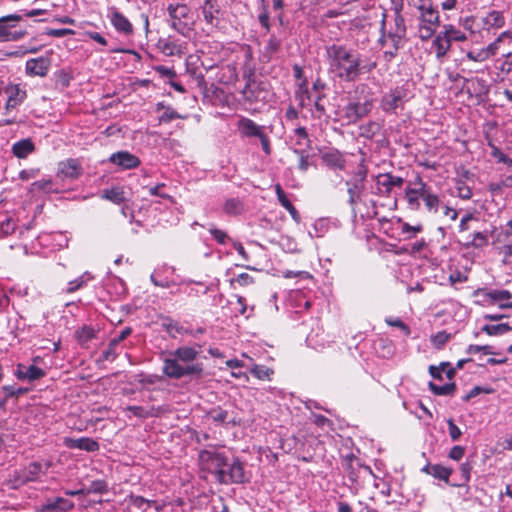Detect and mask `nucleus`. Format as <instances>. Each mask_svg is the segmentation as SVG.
<instances>
[{
    "label": "nucleus",
    "instance_id": "obj_1",
    "mask_svg": "<svg viewBox=\"0 0 512 512\" xmlns=\"http://www.w3.org/2000/svg\"><path fill=\"white\" fill-rule=\"evenodd\" d=\"M329 71L341 80L355 81L361 73H370L376 62L364 60L354 49L333 44L326 48Z\"/></svg>",
    "mask_w": 512,
    "mask_h": 512
},
{
    "label": "nucleus",
    "instance_id": "obj_2",
    "mask_svg": "<svg viewBox=\"0 0 512 512\" xmlns=\"http://www.w3.org/2000/svg\"><path fill=\"white\" fill-rule=\"evenodd\" d=\"M198 460L201 469L214 474L220 484H241L247 481L244 466L238 459L229 464L223 453L204 449L199 451Z\"/></svg>",
    "mask_w": 512,
    "mask_h": 512
},
{
    "label": "nucleus",
    "instance_id": "obj_3",
    "mask_svg": "<svg viewBox=\"0 0 512 512\" xmlns=\"http://www.w3.org/2000/svg\"><path fill=\"white\" fill-rule=\"evenodd\" d=\"M199 350L190 346H180L170 351L163 359L162 372L170 379L194 377L200 379L203 375V364L195 362Z\"/></svg>",
    "mask_w": 512,
    "mask_h": 512
},
{
    "label": "nucleus",
    "instance_id": "obj_4",
    "mask_svg": "<svg viewBox=\"0 0 512 512\" xmlns=\"http://www.w3.org/2000/svg\"><path fill=\"white\" fill-rule=\"evenodd\" d=\"M404 198L407 208L411 211H419L421 208V200L424 202L425 208L429 213H437L440 206V198L432 190L420 175H416L413 181H409L404 191Z\"/></svg>",
    "mask_w": 512,
    "mask_h": 512
},
{
    "label": "nucleus",
    "instance_id": "obj_5",
    "mask_svg": "<svg viewBox=\"0 0 512 512\" xmlns=\"http://www.w3.org/2000/svg\"><path fill=\"white\" fill-rule=\"evenodd\" d=\"M367 173V167L363 163H360L352 177L345 182L347 193L349 195L348 203L352 207L362 201V195L365 191Z\"/></svg>",
    "mask_w": 512,
    "mask_h": 512
},
{
    "label": "nucleus",
    "instance_id": "obj_6",
    "mask_svg": "<svg viewBox=\"0 0 512 512\" xmlns=\"http://www.w3.org/2000/svg\"><path fill=\"white\" fill-rule=\"evenodd\" d=\"M167 10L171 19V27L180 34L187 35L192 24L188 6L185 4H170Z\"/></svg>",
    "mask_w": 512,
    "mask_h": 512
},
{
    "label": "nucleus",
    "instance_id": "obj_7",
    "mask_svg": "<svg viewBox=\"0 0 512 512\" xmlns=\"http://www.w3.org/2000/svg\"><path fill=\"white\" fill-rule=\"evenodd\" d=\"M376 191L375 194L381 197H388L395 187H402L404 179L393 175L390 172L380 173L374 178Z\"/></svg>",
    "mask_w": 512,
    "mask_h": 512
},
{
    "label": "nucleus",
    "instance_id": "obj_8",
    "mask_svg": "<svg viewBox=\"0 0 512 512\" xmlns=\"http://www.w3.org/2000/svg\"><path fill=\"white\" fill-rule=\"evenodd\" d=\"M373 108V102L370 99L364 101L349 102L344 108V115L348 123H356L366 117Z\"/></svg>",
    "mask_w": 512,
    "mask_h": 512
},
{
    "label": "nucleus",
    "instance_id": "obj_9",
    "mask_svg": "<svg viewBox=\"0 0 512 512\" xmlns=\"http://www.w3.org/2000/svg\"><path fill=\"white\" fill-rule=\"evenodd\" d=\"M407 89L404 87H396L386 93L381 99V108L385 112H395L401 107L407 99Z\"/></svg>",
    "mask_w": 512,
    "mask_h": 512
},
{
    "label": "nucleus",
    "instance_id": "obj_10",
    "mask_svg": "<svg viewBox=\"0 0 512 512\" xmlns=\"http://www.w3.org/2000/svg\"><path fill=\"white\" fill-rule=\"evenodd\" d=\"M108 161L122 170L135 169L141 164L140 159L128 151L115 152L110 155Z\"/></svg>",
    "mask_w": 512,
    "mask_h": 512
},
{
    "label": "nucleus",
    "instance_id": "obj_11",
    "mask_svg": "<svg viewBox=\"0 0 512 512\" xmlns=\"http://www.w3.org/2000/svg\"><path fill=\"white\" fill-rule=\"evenodd\" d=\"M418 10L420 12L419 24L435 28L439 26V12L432 6L430 0H422V3L418 6Z\"/></svg>",
    "mask_w": 512,
    "mask_h": 512
},
{
    "label": "nucleus",
    "instance_id": "obj_12",
    "mask_svg": "<svg viewBox=\"0 0 512 512\" xmlns=\"http://www.w3.org/2000/svg\"><path fill=\"white\" fill-rule=\"evenodd\" d=\"M202 13L206 23L212 26H218L222 16L219 0H204Z\"/></svg>",
    "mask_w": 512,
    "mask_h": 512
},
{
    "label": "nucleus",
    "instance_id": "obj_13",
    "mask_svg": "<svg viewBox=\"0 0 512 512\" xmlns=\"http://www.w3.org/2000/svg\"><path fill=\"white\" fill-rule=\"evenodd\" d=\"M322 163L332 170H344L346 159L337 149H329L321 154Z\"/></svg>",
    "mask_w": 512,
    "mask_h": 512
},
{
    "label": "nucleus",
    "instance_id": "obj_14",
    "mask_svg": "<svg viewBox=\"0 0 512 512\" xmlns=\"http://www.w3.org/2000/svg\"><path fill=\"white\" fill-rule=\"evenodd\" d=\"M237 128L242 137L252 138L257 137L260 138L262 134L265 133V127L256 124L252 119L242 117L239 119L237 123Z\"/></svg>",
    "mask_w": 512,
    "mask_h": 512
},
{
    "label": "nucleus",
    "instance_id": "obj_15",
    "mask_svg": "<svg viewBox=\"0 0 512 512\" xmlns=\"http://www.w3.org/2000/svg\"><path fill=\"white\" fill-rule=\"evenodd\" d=\"M51 62L49 58L39 57L29 59L26 62V73L30 76L44 77L47 75Z\"/></svg>",
    "mask_w": 512,
    "mask_h": 512
},
{
    "label": "nucleus",
    "instance_id": "obj_16",
    "mask_svg": "<svg viewBox=\"0 0 512 512\" xmlns=\"http://www.w3.org/2000/svg\"><path fill=\"white\" fill-rule=\"evenodd\" d=\"M349 480L356 483L361 470L370 471L368 466L362 465L354 455H347L342 463Z\"/></svg>",
    "mask_w": 512,
    "mask_h": 512
},
{
    "label": "nucleus",
    "instance_id": "obj_17",
    "mask_svg": "<svg viewBox=\"0 0 512 512\" xmlns=\"http://www.w3.org/2000/svg\"><path fill=\"white\" fill-rule=\"evenodd\" d=\"M81 173V165L76 159H68L59 163L57 175L61 179H77Z\"/></svg>",
    "mask_w": 512,
    "mask_h": 512
},
{
    "label": "nucleus",
    "instance_id": "obj_18",
    "mask_svg": "<svg viewBox=\"0 0 512 512\" xmlns=\"http://www.w3.org/2000/svg\"><path fill=\"white\" fill-rule=\"evenodd\" d=\"M45 374L46 373L43 369L35 365L25 366L23 364H18L15 372V375L19 380H27L29 382L39 380L44 377Z\"/></svg>",
    "mask_w": 512,
    "mask_h": 512
},
{
    "label": "nucleus",
    "instance_id": "obj_19",
    "mask_svg": "<svg viewBox=\"0 0 512 512\" xmlns=\"http://www.w3.org/2000/svg\"><path fill=\"white\" fill-rule=\"evenodd\" d=\"M74 508V503L66 498L57 497L55 499H49L43 505V512H67Z\"/></svg>",
    "mask_w": 512,
    "mask_h": 512
},
{
    "label": "nucleus",
    "instance_id": "obj_20",
    "mask_svg": "<svg viewBox=\"0 0 512 512\" xmlns=\"http://www.w3.org/2000/svg\"><path fill=\"white\" fill-rule=\"evenodd\" d=\"M43 466L39 462L30 463L24 470H22L16 481L18 484H25L27 482L35 481L43 472Z\"/></svg>",
    "mask_w": 512,
    "mask_h": 512
},
{
    "label": "nucleus",
    "instance_id": "obj_21",
    "mask_svg": "<svg viewBox=\"0 0 512 512\" xmlns=\"http://www.w3.org/2000/svg\"><path fill=\"white\" fill-rule=\"evenodd\" d=\"M67 447L71 449H80L88 452H94L99 449V444L97 441L88 437H81L77 439L69 438L65 441Z\"/></svg>",
    "mask_w": 512,
    "mask_h": 512
},
{
    "label": "nucleus",
    "instance_id": "obj_22",
    "mask_svg": "<svg viewBox=\"0 0 512 512\" xmlns=\"http://www.w3.org/2000/svg\"><path fill=\"white\" fill-rule=\"evenodd\" d=\"M111 23L114 28L125 35H130L133 32V26L130 21L119 11L113 10L110 17Z\"/></svg>",
    "mask_w": 512,
    "mask_h": 512
},
{
    "label": "nucleus",
    "instance_id": "obj_23",
    "mask_svg": "<svg viewBox=\"0 0 512 512\" xmlns=\"http://www.w3.org/2000/svg\"><path fill=\"white\" fill-rule=\"evenodd\" d=\"M18 21H7L2 25L0 41H18L27 35L26 30H12Z\"/></svg>",
    "mask_w": 512,
    "mask_h": 512
},
{
    "label": "nucleus",
    "instance_id": "obj_24",
    "mask_svg": "<svg viewBox=\"0 0 512 512\" xmlns=\"http://www.w3.org/2000/svg\"><path fill=\"white\" fill-rule=\"evenodd\" d=\"M5 93L8 95L6 108H15L21 104L26 98V91L22 90L19 85H9L5 88Z\"/></svg>",
    "mask_w": 512,
    "mask_h": 512
},
{
    "label": "nucleus",
    "instance_id": "obj_25",
    "mask_svg": "<svg viewBox=\"0 0 512 512\" xmlns=\"http://www.w3.org/2000/svg\"><path fill=\"white\" fill-rule=\"evenodd\" d=\"M451 40L446 35L445 31H441L437 34L432 42V46L435 48L436 58L442 59L446 56L451 47Z\"/></svg>",
    "mask_w": 512,
    "mask_h": 512
},
{
    "label": "nucleus",
    "instance_id": "obj_26",
    "mask_svg": "<svg viewBox=\"0 0 512 512\" xmlns=\"http://www.w3.org/2000/svg\"><path fill=\"white\" fill-rule=\"evenodd\" d=\"M422 471L428 475L433 476L434 478L443 480L448 484L449 477L452 474L453 469L443 466V465H440V464H434V465L428 464L422 469Z\"/></svg>",
    "mask_w": 512,
    "mask_h": 512
},
{
    "label": "nucleus",
    "instance_id": "obj_27",
    "mask_svg": "<svg viewBox=\"0 0 512 512\" xmlns=\"http://www.w3.org/2000/svg\"><path fill=\"white\" fill-rule=\"evenodd\" d=\"M35 150V145L30 138L15 142L12 146V153L20 159L26 158Z\"/></svg>",
    "mask_w": 512,
    "mask_h": 512
},
{
    "label": "nucleus",
    "instance_id": "obj_28",
    "mask_svg": "<svg viewBox=\"0 0 512 512\" xmlns=\"http://www.w3.org/2000/svg\"><path fill=\"white\" fill-rule=\"evenodd\" d=\"M161 325L172 338H176L178 335L191 334V331L187 330L178 321L171 318L164 319Z\"/></svg>",
    "mask_w": 512,
    "mask_h": 512
},
{
    "label": "nucleus",
    "instance_id": "obj_29",
    "mask_svg": "<svg viewBox=\"0 0 512 512\" xmlns=\"http://www.w3.org/2000/svg\"><path fill=\"white\" fill-rule=\"evenodd\" d=\"M102 199L108 200L116 205H120L126 201L123 188L113 187L111 189H105L101 195Z\"/></svg>",
    "mask_w": 512,
    "mask_h": 512
},
{
    "label": "nucleus",
    "instance_id": "obj_30",
    "mask_svg": "<svg viewBox=\"0 0 512 512\" xmlns=\"http://www.w3.org/2000/svg\"><path fill=\"white\" fill-rule=\"evenodd\" d=\"M224 211L228 215H239L245 211L244 203L238 198L227 199L224 204Z\"/></svg>",
    "mask_w": 512,
    "mask_h": 512
},
{
    "label": "nucleus",
    "instance_id": "obj_31",
    "mask_svg": "<svg viewBox=\"0 0 512 512\" xmlns=\"http://www.w3.org/2000/svg\"><path fill=\"white\" fill-rule=\"evenodd\" d=\"M381 126L379 123L375 121H370L366 124H363L359 127V134L362 137L367 139L373 138L376 134L380 132Z\"/></svg>",
    "mask_w": 512,
    "mask_h": 512
},
{
    "label": "nucleus",
    "instance_id": "obj_32",
    "mask_svg": "<svg viewBox=\"0 0 512 512\" xmlns=\"http://www.w3.org/2000/svg\"><path fill=\"white\" fill-rule=\"evenodd\" d=\"M505 23L504 16L500 11H491L485 18L484 24L488 27L501 28Z\"/></svg>",
    "mask_w": 512,
    "mask_h": 512
},
{
    "label": "nucleus",
    "instance_id": "obj_33",
    "mask_svg": "<svg viewBox=\"0 0 512 512\" xmlns=\"http://www.w3.org/2000/svg\"><path fill=\"white\" fill-rule=\"evenodd\" d=\"M294 134L296 136L295 145L300 148V150H305V148H310L311 141L309 139L308 133L305 127H298L294 130Z\"/></svg>",
    "mask_w": 512,
    "mask_h": 512
},
{
    "label": "nucleus",
    "instance_id": "obj_34",
    "mask_svg": "<svg viewBox=\"0 0 512 512\" xmlns=\"http://www.w3.org/2000/svg\"><path fill=\"white\" fill-rule=\"evenodd\" d=\"M429 388L435 395L445 396L452 395L456 390V385L454 382L447 383L441 386L433 382H429Z\"/></svg>",
    "mask_w": 512,
    "mask_h": 512
},
{
    "label": "nucleus",
    "instance_id": "obj_35",
    "mask_svg": "<svg viewBox=\"0 0 512 512\" xmlns=\"http://www.w3.org/2000/svg\"><path fill=\"white\" fill-rule=\"evenodd\" d=\"M512 330L508 323H501L496 325H484L482 331L490 336L502 335Z\"/></svg>",
    "mask_w": 512,
    "mask_h": 512
},
{
    "label": "nucleus",
    "instance_id": "obj_36",
    "mask_svg": "<svg viewBox=\"0 0 512 512\" xmlns=\"http://www.w3.org/2000/svg\"><path fill=\"white\" fill-rule=\"evenodd\" d=\"M93 277L90 275V273L85 272L83 275H81L79 278L70 281L68 283V288L66 289L67 293H74L75 291L79 290L83 286L86 285L87 281L92 279Z\"/></svg>",
    "mask_w": 512,
    "mask_h": 512
},
{
    "label": "nucleus",
    "instance_id": "obj_37",
    "mask_svg": "<svg viewBox=\"0 0 512 512\" xmlns=\"http://www.w3.org/2000/svg\"><path fill=\"white\" fill-rule=\"evenodd\" d=\"M75 335L81 344H86L95 337V330L90 326H83L75 332Z\"/></svg>",
    "mask_w": 512,
    "mask_h": 512
},
{
    "label": "nucleus",
    "instance_id": "obj_38",
    "mask_svg": "<svg viewBox=\"0 0 512 512\" xmlns=\"http://www.w3.org/2000/svg\"><path fill=\"white\" fill-rule=\"evenodd\" d=\"M444 31L448 38L452 41L463 42L467 40V36L464 32L460 31L453 25H444Z\"/></svg>",
    "mask_w": 512,
    "mask_h": 512
},
{
    "label": "nucleus",
    "instance_id": "obj_39",
    "mask_svg": "<svg viewBox=\"0 0 512 512\" xmlns=\"http://www.w3.org/2000/svg\"><path fill=\"white\" fill-rule=\"evenodd\" d=\"M208 418L215 423L224 424L228 418V412L221 407L212 408L208 412Z\"/></svg>",
    "mask_w": 512,
    "mask_h": 512
},
{
    "label": "nucleus",
    "instance_id": "obj_40",
    "mask_svg": "<svg viewBox=\"0 0 512 512\" xmlns=\"http://www.w3.org/2000/svg\"><path fill=\"white\" fill-rule=\"evenodd\" d=\"M488 244V234L486 232H475L472 239L467 242V246L482 248Z\"/></svg>",
    "mask_w": 512,
    "mask_h": 512
},
{
    "label": "nucleus",
    "instance_id": "obj_41",
    "mask_svg": "<svg viewBox=\"0 0 512 512\" xmlns=\"http://www.w3.org/2000/svg\"><path fill=\"white\" fill-rule=\"evenodd\" d=\"M16 225L11 218L5 217L0 220V238L6 237L14 232Z\"/></svg>",
    "mask_w": 512,
    "mask_h": 512
},
{
    "label": "nucleus",
    "instance_id": "obj_42",
    "mask_svg": "<svg viewBox=\"0 0 512 512\" xmlns=\"http://www.w3.org/2000/svg\"><path fill=\"white\" fill-rule=\"evenodd\" d=\"M125 410L130 411L134 416L142 419L155 416L153 413L154 408L147 410L142 406H128Z\"/></svg>",
    "mask_w": 512,
    "mask_h": 512
},
{
    "label": "nucleus",
    "instance_id": "obj_43",
    "mask_svg": "<svg viewBox=\"0 0 512 512\" xmlns=\"http://www.w3.org/2000/svg\"><path fill=\"white\" fill-rule=\"evenodd\" d=\"M280 47L281 41L275 35H271L265 47V55L270 58L273 54L279 51Z\"/></svg>",
    "mask_w": 512,
    "mask_h": 512
},
{
    "label": "nucleus",
    "instance_id": "obj_44",
    "mask_svg": "<svg viewBox=\"0 0 512 512\" xmlns=\"http://www.w3.org/2000/svg\"><path fill=\"white\" fill-rule=\"evenodd\" d=\"M108 491V484L104 480H94L91 482L89 488L86 490L87 494L99 493L103 494Z\"/></svg>",
    "mask_w": 512,
    "mask_h": 512
},
{
    "label": "nucleus",
    "instance_id": "obj_45",
    "mask_svg": "<svg viewBox=\"0 0 512 512\" xmlns=\"http://www.w3.org/2000/svg\"><path fill=\"white\" fill-rule=\"evenodd\" d=\"M251 373L258 379L263 380L268 379L270 375L273 374V370L263 365H254L251 369Z\"/></svg>",
    "mask_w": 512,
    "mask_h": 512
},
{
    "label": "nucleus",
    "instance_id": "obj_46",
    "mask_svg": "<svg viewBox=\"0 0 512 512\" xmlns=\"http://www.w3.org/2000/svg\"><path fill=\"white\" fill-rule=\"evenodd\" d=\"M158 47L161 50V52L167 56H172L177 51V45L168 40H159Z\"/></svg>",
    "mask_w": 512,
    "mask_h": 512
},
{
    "label": "nucleus",
    "instance_id": "obj_47",
    "mask_svg": "<svg viewBox=\"0 0 512 512\" xmlns=\"http://www.w3.org/2000/svg\"><path fill=\"white\" fill-rule=\"evenodd\" d=\"M185 117L177 113L173 108L166 107L162 115L159 117L160 122L168 123L174 119H184Z\"/></svg>",
    "mask_w": 512,
    "mask_h": 512
},
{
    "label": "nucleus",
    "instance_id": "obj_48",
    "mask_svg": "<svg viewBox=\"0 0 512 512\" xmlns=\"http://www.w3.org/2000/svg\"><path fill=\"white\" fill-rule=\"evenodd\" d=\"M456 190L461 199L468 200L472 197L471 188L462 181L457 182Z\"/></svg>",
    "mask_w": 512,
    "mask_h": 512
},
{
    "label": "nucleus",
    "instance_id": "obj_49",
    "mask_svg": "<svg viewBox=\"0 0 512 512\" xmlns=\"http://www.w3.org/2000/svg\"><path fill=\"white\" fill-rule=\"evenodd\" d=\"M2 390L7 394V398L9 397H18L22 394H26L29 389L28 388H16L12 385H5L2 387Z\"/></svg>",
    "mask_w": 512,
    "mask_h": 512
},
{
    "label": "nucleus",
    "instance_id": "obj_50",
    "mask_svg": "<svg viewBox=\"0 0 512 512\" xmlns=\"http://www.w3.org/2000/svg\"><path fill=\"white\" fill-rule=\"evenodd\" d=\"M449 339L450 334L446 333L445 331H441L434 335L431 338V341L437 348H441L448 342Z\"/></svg>",
    "mask_w": 512,
    "mask_h": 512
},
{
    "label": "nucleus",
    "instance_id": "obj_51",
    "mask_svg": "<svg viewBox=\"0 0 512 512\" xmlns=\"http://www.w3.org/2000/svg\"><path fill=\"white\" fill-rule=\"evenodd\" d=\"M435 31H436L435 27L419 24V28H418L419 37L423 41L429 40L434 35Z\"/></svg>",
    "mask_w": 512,
    "mask_h": 512
},
{
    "label": "nucleus",
    "instance_id": "obj_52",
    "mask_svg": "<svg viewBox=\"0 0 512 512\" xmlns=\"http://www.w3.org/2000/svg\"><path fill=\"white\" fill-rule=\"evenodd\" d=\"M487 296L496 301L508 300L511 298V293L508 290H494L490 291Z\"/></svg>",
    "mask_w": 512,
    "mask_h": 512
},
{
    "label": "nucleus",
    "instance_id": "obj_53",
    "mask_svg": "<svg viewBox=\"0 0 512 512\" xmlns=\"http://www.w3.org/2000/svg\"><path fill=\"white\" fill-rule=\"evenodd\" d=\"M263 11L259 15L258 19L262 27H264L267 31L270 30V23H269V13L267 9V5L265 0H261Z\"/></svg>",
    "mask_w": 512,
    "mask_h": 512
},
{
    "label": "nucleus",
    "instance_id": "obj_54",
    "mask_svg": "<svg viewBox=\"0 0 512 512\" xmlns=\"http://www.w3.org/2000/svg\"><path fill=\"white\" fill-rule=\"evenodd\" d=\"M275 192H276V195H277V198H278V201L280 202V204L285 208H289V206L292 204L291 201L287 198L284 190L282 189L281 185L280 184H277L275 186Z\"/></svg>",
    "mask_w": 512,
    "mask_h": 512
},
{
    "label": "nucleus",
    "instance_id": "obj_55",
    "mask_svg": "<svg viewBox=\"0 0 512 512\" xmlns=\"http://www.w3.org/2000/svg\"><path fill=\"white\" fill-rule=\"evenodd\" d=\"M234 282H236L240 286H248L254 283V279L248 273H241L235 279L231 280L232 284Z\"/></svg>",
    "mask_w": 512,
    "mask_h": 512
},
{
    "label": "nucleus",
    "instance_id": "obj_56",
    "mask_svg": "<svg viewBox=\"0 0 512 512\" xmlns=\"http://www.w3.org/2000/svg\"><path fill=\"white\" fill-rule=\"evenodd\" d=\"M406 34H398L394 32H389L388 38L391 40L393 48L397 51L403 45V40Z\"/></svg>",
    "mask_w": 512,
    "mask_h": 512
},
{
    "label": "nucleus",
    "instance_id": "obj_57",
    "mask_svg": "<svg viewBox=\"0 0 512 512\" xmlns=\"http://www.w3.org/2000/svg\"><path fill=\"white\" fill-rule=\"evenodd\" d=\"M447 424H448L449 435H450L451 439L453 441L458 440L460 438V436L462 435V432L459 429V427L454 423V421L452 419H449L447 421Z\"/></svg>",
    "mask_w": 512,
    "mask_h": 512
},
{
    "label": "nucleus",
    "instance_id": "obj_58",
    "mask_svg": "<svg viewBox=\"0 0 512 512\" xmlns=\"http://www.w3.org/2000/svg\"><path fill=\"white\" fill-rule=\"evenodd\" d=\"M386 323L390 326L400 328L401 330H403L405 332L406 335L410 334L409 327L399 318H395V319L387 318Z\"/></svg>",
    "mask_w": 512,
    "mask_h": 512
},
{
    "label": "nucleus",
    "instance_id": "obj_59",
    "mask_svg": "<svg viewBox=\"0 0 512 512\" xmlns=\"http://www.w3.org/2000/svg\"><path fill=\"white\" fill-rule=\"evenodd\" d=\"M117 344L116 341H110L108 348L103 352L102 357L104 360H114L117 356L115 348Z\"/></svg>",
    "mask_w": 512,
    "mask_h": 512
},
{
    "label": "nucleus",
    "instance_id": "obj_60",
    "mask_svg": "<svg viewBox=\"0 0 512 512\" xmlns=\"http://www.w3.org/2000/svg\"><path fill=\"white\" fill-rule=\"evenodd\" d=\"M467 58L475 62H482L488 59V53L483 50L478 52L469 51L467 52Z\"/></svg>",
    "mask_w": 512,
    "mask_h": 512
},
{
    "label": "nucleus",
    "instance_id": "obj_61",
    "mask_svg": "<svg viewBox=\"0 0 512 512\" xmlns=\"http://www.w3.org/2000/svg\"><path fill=\"white\" fill-rule=\"evenodd\" d=\"M395 27L392 32L398 34H406V26L402 15H395Z\"/></svg>",
    "mask_w": 512,
    "mask_h": 512
},
{
    "label": "nucleus",
    "instance_id": "obj_62",
    "mask_svg": "<svg viewBox=\"0 0 512 512\" xmlns=\"http://www.w3.org/2000/svg\"><path fill=\"white\" fill-rule=\"evenodd\" d=\"M465 454V448L463 446H454L449 452V458L455 461H459Z\"/></svg>",
    "mask_w": 512,
    "mask_h": 512
},
{
    "label": "nucleus",
    "instance_id": "obj_63",
    "mask_svg": "<svg viewBox=\"0 0 512 512\" xmlns=\"http://www.w3.org/2000/svg\"><path fill=\"white\" fill-rule=\"evenodd\" d=\"M210 233L219 244H225L226 240L228 239L226 232L220 229L211 228Z\"/></svg>",
    "mask_w": 512,
    "mask_h": 512
},
{
    "label": "nucleus",
    "instance_id": "obj_64",
    "mask_svg": "<svg viewBox=\"0 0 512 512\" xmlns=\"http://www.w3.org/2000/svg\"><path fill=\"white\" fill-rule=\"evenodd\" d=\"M472 465L469 462L462 463L460 466L461 476L465 483L470 481Z\"/></svg>",
    "mask_w": 512,
    "mask_h": 512
}]
</instances>
